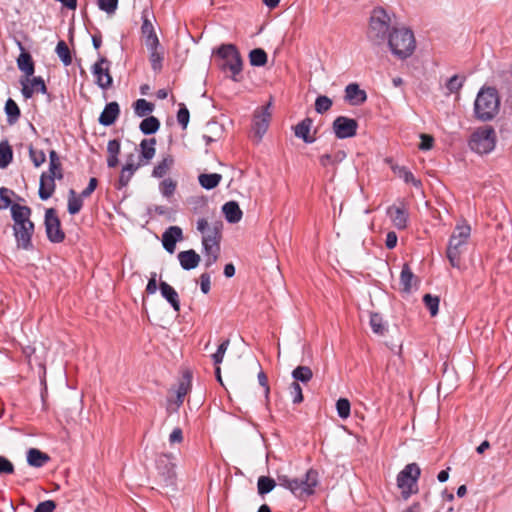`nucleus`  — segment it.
I'll return each instance as SVG.
<instances>
[{
  "label": "nucleus",
  "mask_w": 512,
  "mask_h": 512,
  "mask_svg": "<svg viewBox=\"0 0 512 512\" xmlns=\"http://www.w3.org/2000/svg\"><path fill=\"white\" fill-rule=\"evenodd\" d=\"M496 143V133L493 127L484 126L472 133L469 140L471 150L479 154L491 152Z\"/></svg>",
  "instance_id": "1a4fd4ad"
},
{
  "label": "nucleus",
  "mask_w": 512,
  "mask_h": 512,
  "mask_svg": "<svg viewBox=\"0 0 512 512\" xmlns=\"http://www.w3.org/2000/svg\"><path fill=\"white\" fill-rule=\"evenodd\" d=\"M276 486V481L268 476H260L257 481L259 495H265L271 492Z\"/></svg>",
  "instance_id": "49530a36"
},
{
  "label": "nucleus",
  "mask_w": 512,
  "mask_h": 512,
  "mask_svg": "<svg viewBox=\"0 0 512 512\" xmlns=\"http://www.w3.org/2000/svg\"><path fill=\"white\" fill-rule=\"evenodd\" d=\"M421 142L419 144V149L421 150H430L434 144V138L428 134L420 135Z\"/></svg>",
  "instance_id": "774afa93"
},
{
  "label": "nucleus",
  "mask_w": 512,
  "mask_h": 512,
  "mask_svg": "<svg viewBox=\"0 0 512 512\" xmlns=\"http://www.w3.org/2000/svg\"><path fill=\"white\" fill-rule=\"evenodd\" d=\"M370 326L373 332L383 335L385 327L383 325L382 317L378 313H372L370 316Z\"/></svg>",
  "instance_id": "6e6d98bb"
},
{
  "label": "nucleus",
  "mask_w": 512,
  "mask_h": 512,
  "mask_svg": "<svg viewBox=\"0 0 512 512\" xmlns=\"http://www.w3.org/2000/svg\"><path fill=\"white\" fill-rule=\"evenodd\" d=\"M14 473V465L13 463L6 457L0 456V475L2 474H13Z\"/></svg>",
  "instance_id": "e2e57ef3"
},
{
  "label": "nucleus",
  "mask_w": 512,
  "mask_h": 512,
  "mask_svg": "<svg viewBox=\"0 0 512 512\" xmlns=\"http://www.w3.org/2000/svg\"><path fill=\"white\" fill-rule=\"evenodd\" d=\"M81 195H77L75 190L70 189L68 194V212L75 215L80 212L83 206V199Z\"/></svg>",
  "instance_id": "58836bf2"
},
{
  "label": "nucleus",
  "mask_w": 512,
  "mask_h": 512,
  "mask_svg": "<svg viewBox=\"0 0 512 512\" xmlns=\"http://www.w3.org/2000/svg\"><path fill=\"white\" fill-rule=\"evenodd\" d=\"M156 145V139L155 138H149V139H143L140 143V161L141 166L144 164H147L156 153L155 149Z\"/></svg>",
  "instance_id": "a878e982"
},
{
  "label": "nucleus",
  "mask_w": 512,
  "mask_h": 512,
  "mask_svg": "<svg viewBox=\"0 0 512 512\" xmlns=\"http://www.w3.org/2000/svg\"><path fill=\"white\" fill-rule=\"evenodd\" d=\"M292 377L294 378L293 382H302L305 384L312 379L313 372L308 366H298L292 371Z\"/></svg>",
  "instance_id": "a19ab883"
},
{
  "label": "nucleus",
  "mask_w": 512,
  "mask_h": 512,
  "mask_svg": "<svg viewBox=\"0 0 512 512\" xmlns=\"http://www.w3.org/2000/svg\"><path fill=\"white\" fill-rule=\"evenodd\" d=\"M20 83L22 85L21 92H22L24 98H26V99L31 98L33 96V94L35 93V90L31 84L29 85L30 79L25 77L24 79L20 80Z\"/></svg>",
  "instance_id": "0e129e2a"
},
{
  "label": "nucleus",
  "mask_w": 512,
  "mask_h": 512,
  "mask_svg": "<svg viewBox=\"0 0 512 512\" xmlns=\"http://www.w3.org/2000/svg\"><path fill=\"white\" fill-rule=\"evenodd\" d=\"M190 119V113L185 104H179V110L177 112V121L182 129H186Z\"/></svg>",
  "instance_id": "13d9d810"
},
{
  "label": "nucleus",
  "mask_w": 512,
  "mask_h": 512,
  "mask_svg": "<svg viewBox=\"0 0 512 512\" xmlns=\"http://www.w3.org/2000/svg\"><path fill=\"white\" fill-rule=\"evenodd\" d=\"M56 508V503L53 500H46L40 502L34 512H53Z\"/></svg>",
  "instance_id": "69168bd1"
},
{
  "label": "nucleus",
  "mask_w": 512,
  "mask_h": 512,
  "mask_svg": "<svg viewBox=\"0 0 512 512\" xmlns=\"http://www.w3.org/2000/svg\"><path fill=\"white\" fill-rule=\"evenodd\" d=\"M358 126L357 120L346 116H338L332 123L333 132L338 139L354 137Z\"/></svg>",
  "instance_id": "2eb2a0df"
},
{
  "label": "nucleus",
  "mask_w": 512,
  "mask_h": 512,
  "mask_svg": "<svg viewBox=\"0 0 512 512\" xmlns=\"http://www.w3.org/2000/svg\"><path fill=\"white\" fill-rule=\"evenodd\" d=\"M50 460V457L36 448H31L27 453V462L33 467H42Z\"/></svg>",
  "instance_id": "72a5a7b5"
},
{
  "label": "nucleus",
  "mask_w": 512,
  "mask_h": 512,
  "mask_svg": "<svg viewBox=\"0 0 512 512\" xmlns=\"http://www.w3.org/2000/svg\"><path fill=\"white\" fill-rule=\"evenodd\" d=\"M32 210L30 207L13 203L11 205V216L14 224L30 221Z\"/></svg>",
  "instance_id": "cd10ccee"
},
{
  "label": "nucleus",
  "mask_w": 512,
  "mask_h": 512,
  "mask_svg": "<svg viewBox=\"0 0 512 512\" xmlns=\"http://www.w3.org/2000/svg\"><path fill=\"white\" fill-rule=\"evenodd\" d=\"M222 212L229 223H238L242 218V211L235 201L225 203Z\"/></svg>",
  "instance_id": "c85d7f7f"
},
{
  "label": "nucleus",
  "mask_w": 512,
  "mask_h": 512,
  "mask_svg": "<svg viewBox=\"0 0 512 512\" xmlns=\"http://www.w3.org/2000/svg\"><path fill=\"white\" fill-rule=\"evenodd\" d=\"M289 393L292 397L294 404H300L303 402L302 388L298 382H292L289 386Z\"/></svg>",
  "instance_id": "4d7b16f0"
},
{
  "label": "nucleus",
  "mask_w": 512,
  "mask_h": 512,
  "mask_svg": "<svg viewBox=\"0 0 512 512\" xmlns=\"http://www.w3.org/2000/svg\"><path fill=\"white\" fill-rule=\"evenodd\" d=\"M111 62L104 56L92 66V73L95 76V83L102 89L107 90L112 86L113 79L110 74Z\"/></svg>",
  "instance_id": "f8f14e48"
},
{
  "label": "nucleus",
  "mask_w": 512,
  "mask_h": 512,
  "mask_svg": "<svg viewBox=\"0 0 512 512\" xmlns=\"http://www.w3.org/2000/svg\"><path fill=\"white\" fill-rule=\"evenodd\" d=\"M183 239L182 229L178 226L169 227L162 235V244L169 253H174L176 243Z\"/></svg>",
  "instance_id": "dca6fc26"
},
{
  "label": "nucleus",
  "mask_w": 512,
  "mask_h": 512,
  "mask_svg": "<svg viewBox=\"0 0 512 512\" xmlns=\"http://www.w3.org/2000/svg\"><path fill=\"white\" fill-rule=\"evenodd\" d=\"M149 50V60L151 63V67L153 71L159 72L162 69V62L164 59L163 51L160 50L161 45L159 44H149L146 45Z\"/></svg>",
  "instance_id": "bb28decb"
},
{
  "label": "nucleus",
  "mask_w": 512,
  "mask_h": 512,
  "mask_svg": "<svg viewBox=\"0 0 512 512\" xmlns=\"http://www.w3.org/2000/svg\"><path fill=\"white\" fill-rule=\"evenodd\" d=\"M332 105H333L332 100L325 95H319L316 98L315 104H314L315 110L319 114H324L327 111H329L331 109Z\"/></svg>",
  "instance_id": "09e8293b"
},
{
  "label": "nucleus",
  "mask_w": 512,
  "mask_h": 512,
  "mask_svg": "<svg viewBox=\"0 0 512 512\" xmlns=\"http://www.w3.org/2000/svg\"><path fill=\"white\" fill-rule=\"evenodd\" d=\"M173 457L170 454H161L156 460V468L159 476L166 486H172L176 481V471Z\"/></svg>",
  "instance_id": "ddd939ff"
},
{
  "label": "nucleus",
  "mask_w": 512,
  "mask_h": 512,
  "mask_svg": "<svg viewBox=\"0 0 512 512\" xmlns=\"http://www.w3.org/2000/svg\"><path fill=\"white\" fill-rule=\"evenodd\" d=\"M221 179L222 176L217 173L200 174L198 177L200 185L207 190H211L217 187Z\"/></svg>",
  "instance_id": "4c0bfd02"
},
{
  "label": "nucleus",
  "mask_w": 512,
  "mask_h": 512,
  "mask_svg": "<svg viewBox=\"0 0 512 512\" xmlns=\"http://www.w3.org/2000/svg\"><path fill=\"white\" fill-rule=\"evenodd\" d=\"M177 258L184 270L195 269L201 261L200 255L193 249L179 252Z\"/></svg>",
  "instance_id": "5701e85b"
},
{
  "label": "nucleus",
  "mask_w": 512,
  "mask_h": 512,
  "mask_svg": "<svg viewBox=\"0 0 512 512\" xmlns=\"http://www.w3.org/2000/svg\"><path fill=\"white\" fill-rule=\"evenodd\" d=\"M51 176L56 177L58 180L63 179L64 173L60 157L55 150L49 152V169L47 171Z\"/></svg>",
  "instance_id": "2f4dec72"
},
{
  "label": "nucleus",
  "mask_w": 512,
  "mask_h": 512,
  "mask_svg": "<svg viewBox=\"0 0 512 512\" xmlns=\"http://www.w3.org/2000/svg\"><path fill=\"white\" fill-rule=\"evenodd\" d=\"M19 46L22 52L17 58V66L19 70L25 74V77L29 78L35 72V64L31 54L25 51L21 43H19Z\"/></svg>",
  "instance_id": "393cba45"
},
{
  "label": "nucleus",
  "mask_w": 512,
  "mask_h": 512,
  "mask_svg": "<svg viewBox=\"0 0 512 512\" xmlns=\"http://www.w3.org/2000/svg\"><path fill=\"white\" fill-rule=\"evenodd\" d=\"M386 42L392 54L400 60L409 58L416 48L414 33L406 27L393 28Z\"/></svg>",
  "instance_id": "20e7f679"
},
{
  "label": "nucleus",
  "mask_w": 512,
  "mask_h": 512,
  "mask_svg": "<svg viewBox=\"0 0 512 512\" xmlns=\"http://www.w3.org/2000/svg\"><path fill=\"white\" fill-rule=\"evenodd\" d=\"M280 486L289 489L299 499H306L314 494L318 485V472L309 469L305 479H290L287 475H278L277 482Z\"/></svg>",
  "instance_id": "39448f33"
},
{
  "label": "nucleus",
  "mask_w": 512,
  "mask_h": 512,
  "mask_svg": "<svg viewBox=\"0 0 512 512\" xmlns=\"http://www.w3.org/2000/svg\"><path fill=\"white\" fill-rule=\"evenodd\" d=\"M191 380H192L191 373L189 371H186L183 374L182 379L180 380L177 390H176L177 406H180L183 404L184 398L191 388Z\"/></svg>",
  "instance_id": "7c9ffc66"
},
{
  "label": "nucleus",
  "mask_w": 512,
  "mask_h": 512,
  "mask_svg": "<svg viewBox=\"0 0 512 512\" xmlns=\"http://www.w3.org/2000/svg\"><path fill=\"white\" fill-rule=\"evenodd\" d=\"M313 120L306 117L294 127L295 136L302 139L305 143L311 144L316 141V137L310 134Z\"/></svg>",
  "instance_id": "b1692460"
},
{
  "label": "nucleus",
  "mask_w": 512,
  "mask_h": 512,
  "mask_svg": "<svg viewBox=\"0 0 512 512\" xmlns=\"http://www.w3.org/2000/svg\"><path fill=\"white\" fill-rule=\"evenodd\" d=\"M393 171L398 175V177L402 178L406 183H411L415 187L421 186V181L416 179L411 171H409L404 166H396L393 167Z\"/></svg>",
  "instance_id": "c03bdc74"
},
{
  "label": "nucleus",
  "mask_w": 512,
  "mask_h": 512,
  "mask_svg": "<svg viewBox=\"0 0 512 512\" xmlns=\"http://www.w3.org/2000/svg\"><path fill=\"white\" fill-rule=\"evenodd\" d=\"M249 61L252 66H264L267 63V53L262 48H255L249 53Z\"/></svg>",
  "instance_id": "a18cd8bd"
},
{
  "label": "nucleus",
  "mask_w": 512,
  "mask_h": 512,
  "mask_svg": "<svg viewBox=\"0 0 512 512\" xmlns=\"http://www.w3.org/2000/svg\"><path fill=\"white\" fill-rule=\"evenodd\" d=\"M345 100L351 105H362L367 100V94L357 83H350L345 88Z\"/></svg>",
  "instance_id": "6ab92c4d"
},
{
  "label": "nucleus",
  "mask_w": 512,
  "mask_h": 512,
  "mask_svg": "<svg viewBox=\"0 0 512 512\" xmlns=\"http://www.w3.org/2000/svg\"><path fill=\"white\" fill-rule=\"evenodd\" d=\"M44 225L47 238L52 243H61L65 240V232L62 230L61 221L54 208L45 211Z\"/></svg>",
  "instance_id": "9d476101"
},
{
  "label": "nucleus",
  "mask_w": 512,
  "mask_h": 512,
  "mask_svg": "<svg viewBox=\"0 0 512 512\" xmlns=\"http://www.w3.org/2000/svg\"><path fill=\"white\" fill-rule=\"evenodd\" d=\"M35 225L30 220L13 225L14 236L17 247L24 250L33 249L32 236L34 234Z\"/></svg>",
  "instance_id": "4468645a"
},
{
  "label": "nucleus",
  "mask_w": 512,
  "mask_h": 512,
  "mask_svg": "<svg viewBox=\"0 0 512 512\" xmlns=\"http://www.w3.org/2000/svg\"><path fill=\"white\" fill-rule=\"evenodd\" d=\"M139 128L143 134L151 135L160 128V121L155 116H148L141 121Z\"/></svg>",
  "instance_id": "c9c22d12"
},
{
  "label": "nucleus",
  "mask_w": 512,
  "mask_h": 512,
  "mask_svg": "<svg viewBox=\"0 0 512 512\" xmlns=\"http://www.w3.org/2000/svg\"><path fill=\"white\" fill-rule=\"evenodd\" d=\"M120 114V107L117 102L107 103L99 116V123L103 126H110L115 123Z\"/></svg>",
  "instance_id": "4be33fe9"
},
{
  "label": "nucleus",
  "mask_w": 512,
  "mask_h": 512,
  "mask_svg": "<svg viewBox=\"0 0 512 512\" xmlns=\"http://www.w3.org/2000/svg\"><path fill=\"white\" fill-rule=\"evenodd\" d=\"M500 110V97L498 91L492 86H483L474 102L476 119L487 122L493 120Z\"/></svg>",
  "instance_id": "f03ea898"
},
{
  "label": "nucleus",
  "mask_w": 512,
  "mask_h": 512,
  "mask_svg": "<svg viewBox=\"0 0 512 512\" xmlns=\"http://www.w3.org/2000/svg\"><path fill=\"white\" fill-rule=\"evenodd\" d=\"M141 34L145 40V44H159V38L156 35L154 26L149 19V12L147 9L142 11V26H141Z\"/></svg>",
  "instance_id": "f3484780"
},
{
  "label": "nucleus",
  "mask_w": 512,
  "mask_h": 512,
  "mask_svg": "<svg viewBox=\"0 0 512 512\" xmlns=\"http://www.w3.org/2000/svg\"><path fill=\"white\" fill-rule=\"evenodd\" d=\"M29 156L35 167H40L46 161L45 153L32 145L29 146Z\"/></svg>",
  "instance_id": "864d4df0"
},
{
  "label": "nucleus",
  "mask_w": 512,
  "mask_h": 512,
  "mask_svg": "<svg viewBox=\"0 0 512 512\" xmlns=\"http://www.w3.org/2000/svg\"><path fill=\"white\" fill-rule=\"evenodd\" d=\"M141 166V163L134 165L133 163H127L123 166L118 182L115 185L116 189H122L126 187L131 180L134 172Z\"/></svg>",
  "instance_id": "473e14b6"
},
{
  "label": "nucleus",
  "mask_w": 512,
  "mask_h": 512,
  "mask_svg": "<svg viewBox=\"0 0 512 512\" xmlns=\"http://www.w3.org/2000/svg\"><path fill=\"white\" fill-rule=\"evenodd\" d=\"M55 52L65 66H68L72 63V55L65 41L61 40L58 42Z\"/></svg>",
  "instance_id": "de8ad7c7"
},
{
  "label": "nucleus",
  "mask_w": 512,
  "mask_h": 512,
  "mask_svg": "<svg viewBox=\"0 0 512 512\" xmlns=\"http://www.w3.org/2000/svg\"><path fill=\"white\" fill-rule=\"evenodd\" d=\"M162 195L166 198L171 197L177 188V182L172 178L164 179L159 185Z\"/></svg>",
  "instance_id": "3c124183"
},
{
  "label": "nucleus",
  "mask_w": 512,
  "mask_h": 512,
  "mask_svg": "<svg viewBox=\"0 0 512 512\" xmlns=\"http://www.w3.org/2000/svg\"><path fill=\"white\" fill-rule=\"evenodd\" d=\"M471 234V227L466 222L458 223L450 236L446 255L451 266L459 268L461 256L465 252Z\"/></svg>",
  "instance_id": "423d86ee"
},
{
  "label": "nucleus",
  "mask_w": 512,
  "mask_h": 512,
  "mask_svg": "<svg viewBox=\"0 0 512 512\" xmlns=\"http://www.w3.org/2000/svg\"><path fill=\"white\" fill-rule=\"evenodd\" d=\"M270 109L271 103H268L264 106L258 107L254 112L252 131L254 138H256V142H260L263 135L268 130L272 118Z\"/></svg>",
  "instance_id": "9b49d317"
},
{
  "label": "nucleus",
  "mask_w": 512,
  "mask_h": 512,
  "mask_svg": "<svg viewBox=\"0 0 512 512\" xmlns=\"http://www.w3.org/2000/svg\"><path fill=\"white\" fill-rule=\"evenodd\" d=\"M464 81L465 77L454 75L447 81L446 88L450 93H457L462 88Z\"/></svg>",
  "instance_id": "5fc2aeb1"
},
{
  "label": "nucleus",
  "mask_w": 512,
  "mask_h": 512,
  "mask_svg": "<svg viewBox=\"0 0 512 512\" xmlns=\"http://www.w3.org/2000/svg\"><path fill=\"white\" fill-rule=\"evenodd\" d=\"M30 84L34 88L35 92H41L43 94L47 93V87L45 85V82H44V80L40 76L33 77L30 80Z\"/></svg>",
  "instance_id": "338daca9"
},
{
  "label": "nucleus",
  "mask_w": 512,
  "mask_h": 512,
  "mask_svg": "<svg viewBox=\"0 0 512 512\" xmlns=\"http://www.w3.org/2000/svg\"><path fill=\"white\" fill-rule=\"evenodd\" d=\"M229 339L224 340L219 346L217 351L212 355L215 365H219L223 361L224 354L229 346Z\"/></svg>",
  "instance_id": "052dcab7"
},
{
  "label": "nucleus",
  "mask_w": 512,
  "mask_h": 512,
  "mask_svg": "<svg viewBox=\"0 0 512 512\" xmlns=\"http://www.w3.org/2000/svg\"><path fill=\"white\" fill-rule=\"evenodd\" d=\"M417 281L418 280L413 274L409 264L404 263L400 273V284L402 286V291L405 293H410L412 290L413 282L417 283Z\"/></svg>",
  "instance_id": "c756f323"
},
{
  "label": "nucleus",
  "mask_w": 512,
  "mask_h": 512,
  "mask_svg": "<svg viewBox=\"0 0 512 512\" xmlns=\"http://www.w3.org/2000/svg\"><path fill=\"white\" fill-rule=\"evenodd\" d=\"M173 163V157L168 155L154 167L152 171V176L156 178L164 177L171 168V166L173 165Z\"/></svg>",
  "instance_id": "37998d69"
},
{
  "label": "nucleus",
  "mask_w": 512,
  "mask_h": 512,
  "mask_svg": "<svg viewBox=\"0 0 512 512\" xmlns=\"http://www.w3.org/2000/svg\"><path fill=\"white\" fill-rule=\"evenodd\" d=\"M197 230L203 234L202 245L205 255V266L209 268L217 262L220 256L223 222L215 220L209 224L205 218H200L197 221Z\"/></svg>",
  "instance_id": "f257e3e1"
},
{
  "label": "nucleus",
  "mask_w": 512,
  "mask_h": 512,
  "mask_svg": "<svg viewBox=\"0 0 512 512\" xmlns=\"http://www.w3.org/2000/svg\"><path fill=\"white\" fill-rule=\"evenodd\" d=\"M13 160V150L7 139L0 142V168H6Z\"/></svg>",
  "instance_id": "f704fd0d"
},
{
  "label": "nucleus",
  "mask_w": 512,
  "mask_h": 512,
  "mask_svg": "<svg viewBox=\"0 0 512 512\" xmlns=\"http://www.w3.org/2000/svg\"><path fill=\"white\" fill-rule=\"evenodd\" d=\"M159 290L164 299L171 305L173 310L180 312V299L177 291L165 281H160Z\"/></svg>",
  "instance_id": "412c9836"
},
{
  "label": "nucleus",
  "mask_w": 512,
  "mask_h": 512,
  "mask_svg": "<svg viewBox=\"0 0 512 512\" xmlns=\"http://www.w3.org/2000/svg\"><path fill=\"white\" fill-rule=\"evenodd\" d=\"M350 407V402L346 398H340L336 402L337 413L342 419H346L350 416Z\"/></svg>",
  "instance_id": "603ef678"
},
{
  "label": "nucleus",
  "mask_w": 512,
  "mask_h": 512,
  "mask_svg": "<svg viewBox=\"0 0 512 512\" xmlns=\"http://www.w3.org/2000/svg\"><path fill=\"white\" fill-rule=\"evenodd\" d=\"M216 57L220 59L219 68L223 71L229 70L231 78L235 82L241 79L243 61L234 44H222L215 51Z\"/></svg>",
  "instance_id": "0eeeda50"
},
{
  "label": "nucleus",
  "mask_w": 512,
  "mask_h": 512,
  "mask_svg": "<svg viewBox=\"0 0 512 512\" xmlns=\"http://www.w3.org/2000/svg\"><path fill=\"white\" fill-rule=\"evenodd\" d=\"M423 302L426 308L429 310L430 315L432 317L436 316L439 309L440 299L438 296H433L431 294H425L423 297Z\"/></svg>",
  "instance_id": "8fccbe9b"
},
{
  "label": "nucleus",
  "mask_w": 512,
  "mask_h": 512,
  "mask_svg": "<svg viewBox=\"0 0 512 512\" xmlns=\"http://www.w3.org/2000/svg\"><path fill=\"white\" fill-rule=\"evenodd\" d=\"M387 215L397 229L403 230L407 227L408 212L403 204L401 206L392 205L388 207Z\"/></svg>",
  "instance_id": "a211bd4d"
},
{
  "label": "nucleus",
  "mask_w": 512,
  "mask_h": 512,
  "mask_svg": "<svg viewBox=\"0 0 512 512\" xmlns=\"http://www.w3.org/2000/svg\"><path fill=\"white\" fill-rule=\"evenodd\" d=\"M55 179L57 178L47 172L41 174L38 190V195L41 200H47L53 195L56 189Z\"/></svg>",
  "instance_id": "aec40b11"
},
{
  "label": "nucleus",
  "mask_w": 512,
  "mask_h": 512,
  "mask_svg": "<svg viewBox=\"0 0 512 512\" xmlns=\"http://www.w3.org/2000/svg\"><path fill=\"white\" fill-rule=\"evenodd\" d=\"M134 112L138 117L148 116L153 112L155 106L145 99H138L133 104Z\"/></svg>",
  "instance_id": "79ce46f5"
},
{
  "label": "nucleus",
  "mask_w": 512,
  "mask_h": 512,
  "mask_svg": "<svg viewBox=\"0 0 512 512\" xmlns=\"http://www.w3.org/2000/svg\"><path fill=\"white\" fill-rule=\"evenodd\" d=\"M5 113L7 115V121L10 125L16 123L20 118V108L11 98H9L5 103Z\"/></svg>",
  "instance_id": "e433bc0d"
},
{
  "label": "nucleus",
  "mask_w": 512,
  "mask_h": 512,
  "mask_svg": "<svg viewBox=\"0 0 512 512\" xmlns=\"http://www.w3.org/2000/svg\"><path fill=\"white\" fill-rule=\"evenodd\" d=\"M391 17L382 7H376L371 11L367 28V38L374 45L384 44L392 32Z\"/></svg>",
  "instance_id": "7ed1b4c3"
},
{
  "label": "nucleus",
  "mask_w": 512,
  "mask_h": 512,
  "mask_svg": "<svg viewBox=\"0 0 512 512\" xmlns=\"http://www.w3.org/2000/svg\"><path fill=\"white\" fill-rule=\"evenodd\" d=\"M420 474V467L416 463H410L397 475V486L401 490V496L404 500L418 492Z\"/></svg>",
  "instance_id": "6e6552de"
},
{
  "label": "nucleus",
  "mask_w": 512,
  "mask_h": 512,
  "mask_svg": "<svg viewBox=\"0 0 512 512\" xmlns=\"http://www.w3.org/2000/svg\"><path fill=\"white\" fill-rule=\"evenodd\" d=\"M346 152L344 150H339L334 154H324L320 156L319 162L321 166L327 167L329 165H336L342 162L346 158Z\"/></svg>",
  "instance_id": "ea45409f"
},
{
  "label": "nucleus",
  "mask_w": 512,
  "mask_h": 512,
  "mask_svg": "<svg viewBox=\"0 0 512 512\" xmlns=\"http://www.w3.org/2000/svg\"><path fill=\"white\" fill-rule=\"evenodd\" d=\"M9 193H12V191H10L8 188H0V209H6L9 206L11 207L12 201L10 199Z\"/></svg>",
  "instance_id": "680f3d73"
},
{
  "label": "nucleus",
  "mask_w": 512,
  "mask_h": 512,
  "mask_svg": "<svg viewBox=\"0 0 512 512\" xmlns=\"http://www.w3.org/2000/svg\"><path fill=\"white\" fill-rule=\"evenodd\" d=\"M119 0H98L97 4L100 10L106 12L108 15L115 13L118 7Z\"/></svg>",
  "instance_id": "bf43d9fd"
}]
</instances>
